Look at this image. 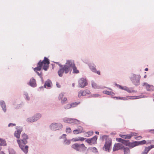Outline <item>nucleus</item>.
<instances>
[{
  "label": "nucleus",
  "instance_id": "f257e3e1",
  "mask_svg": "<svg viewBox=\"0 0 154 154\" xmlns=\"http://www.w3.org/2000/svg\"><path fill=\"white\" fill-rule=\"evenodd\" d=\"M50 61L49 59L46 57H45L43 61L40 60L37 64L36 67L34 68V71L38 75H40V74L38 71H39L43 67V69L45 71H47L49 67Z\"/></svg>",
  "mask_w": 154,
  "mask_h": 154
},
{
  "label": "nucleus",
  "instance_id": "f03ea898",
  "mask_svg": "<svg viewBox=\"0 0 154 154\" xmlns=\"http://www.w3.org/2000/svg\"><path fill=\"white\" fill-rule=\"evenodd\" d=\"M71 63H72V60H67L65 64L64 65H59V66L60 68L58 72L59 76L62 77L64 72L66 74H67L69 72H71L72 71L71 66Z\"/></svg>",
  "mask_w": 154,
  "mask_h": 154
},
{
  "label": "nucleus",
  "instance_id": "7ed1b4c3",
  "mask_svg": "<svg viewBox=\"0 0 154 154\" xmlns=\"http://www.w3.org/2000/svg\"><path fill=\"white\" fill-rule=\"evenodd\" d=\"M21 137V140H17V142L21 149L25 153H26L28 152V146H24V145L27 143L26 140L28 139V136L26 134H24L22 135Z\"/></svg>",
  "mask_w": 154,
  "mask_h": 154
},
{
  "label": "nucleus",
  "instance_id": "20e7f679",
  "mask_svg": "<svg viewBox=\"0 0 154 154\" xmlns=\"http://www.w3.org/2000/svg\"><path fill=\"white\" fill-rule=\"evenodd\" d=\"M103 137L106 138V140L103 149L104 148L106 151H109L112 144V140L110 138L107 137L106 136H104Z\"/></svg>",
  "mask_w": 154,
  "mask_h": 154
},
{
  "label": "nucleus",
  "instance_id": "39448f33",
  "mask_svg": "<svg viewBox=\"0 0 154 154\" xmlns=\"http://www.w3.org/2000/svg\"><path fill=\"white\" fill-rule=\"evenodd\" d=\"M72 147L77 151H80L82 149L86 148L85 145L83 143L82 144L75 143L72 145Z\"/></svg>",
  "mask_w": 154,
  "mask_h": 154
},
{
  "label": "nucleus",
  "instance_id": "423d86ee",
  "mask_svg": "<svg viewBox=\"0 0 154 154\" xmlns=\"http://www.w3.org/2000/svg\"><path fill=\"white\" fill-rule=\"evenodd\" d=\"M50 128L52 130L56 131L60 130L63 128V125L60 123H53L50 126Z\"/></svg>",
  "mask_w": 154,
  "mask_h": 154
},
{
  "label": "nucleus",
  "instance_id": "0eeeda50",
  "mask_svg": "<svg viewBox=\"0 0 154 154\" xmlns=\"http://www.w3.org/2000/svg\"><path fill=\"white\" fill-rule=\"evenodd\" d=\"M64 122L69 123L78 124L79 122L77 119L69 118H65L63 119Z\"/></svg>",
  "mask_w": 154,
  "mask_h": 154
},
{
  "label": "nucleus",
  "instance_id": "6e6552de",
  "mask_svg": "<svg viewBox=\"0 0 154 154\" xmlns=\"http://www.w3.org/2000/svg\"><path fill=\"white\" fill-rule=\"evenodd\" d=\"M97 136H95L91 139H88L86 140V141L89 144L91 145L96 144L97 143Z\"/></svg>",
  "mask_w": 154,
  "mask_h": 154
},
{
  "label": "nucleus",
  "instance_id": "1a4fd4ad",
  "mask_svg": "<svg viewBox=\"0 0 154 154\" xmlns=\"http://www.w3.org/2000/svg\"><path fill=\"white\" fill-rule=\"evenodd\" d=\"M90 94V91L88 89L81 90L78 92V96L80 97L82 96H85Z\"/></svg>",
  "mask_w": 154,
  "mask_h": 154
},
{
  "label": "nucleus",
  "instance_id": "9d476101",
  "mask_svg": "<svg viewBox=\"0 0 154 154\" xmlns=\"http://www.w3.org/2000/svg\"><path fill=\"white\" fill-rule=\"evenodd\" d=\"M85 131L83 127L81 126H79L77 129L73 131V133L74 134H77L84 132Z\"/></svg>",
  "mask_w": 154,
  "mask_h": 154
},
{
  "label": "nucleus",
  "instance_id": "9b49d317",
  "mask_svg": "<svg viewBox=\"0 0 154 154\" xmlns=\"http://www.w3.org/2000/svg\"><path fill=\"white\" fill-rule=\"evenodd\" d=\"M124 146L122 143H117L115 144L113 147V150L114 151H116L119 149H123L124 148Z\"/></svg>",
  "mask_w": 154,
  "mask_h": 154
},
{
  "label": "nucleus",
  "instance_id": "f8f14e48",
  "mask_svg": "<svg viewBox=\"0 0 154 154\" xmlns=\"http://www.w3.org/2000/svg\"><path fill=\"white\" fill-rule=\"evenodd\" d=\"M79 83L81 87H83L87 85L86 79L82 78L79 81Z\"/></svg>",
  "mask_w": 154,
  "mask_h": 154
},
{
  "label": "nucleus",
  "instance_id": "ddd939ff",
  "mask_svg": "<svg viewBox=\"0 0 154 154\" xmlns=\"http://www.w3.org/2000/svg\"><path fill=\"white\" fill-rule=\"evenodd\" d=\"M141 98L140 96H127L126 97H122V100H128L129 99H137Z\"/></svg>",
  "mask_w": 154,
  "mask_h": 154
},
{
  "label": "nucleus",
  "instance_id": "4468645a",
  "mask_svg": "<svg viewBox=\"0 0 154 154\" xmlns=\"http://www.w3.org/2000/svg\"><path fill=\"white\" fill-rule=\"evenodd\" d=\"M71 67L72 69L73 72L75 73H78L79 72L78 70L77 69L74 62L73 60H72V63H71Z\"/></svg>",
  "mask_w": 154,
  "mask_h": 154
},
{
  "label": "nucleus",
  "instance_id": "2eb2a0df",
  "mask_svg": "<svg viewBox=\"0 0 154 154\" xmlns=\"http://www.w3.org/2000/svg\"><path fill=\"white\" fill-rule=\"evenodd\" d=\"M143 86H145L148 91H152L154 90V87L152 85H149L147 83H144Z\"/></svg>",
  "mask_w": 154,
  "mask_h": 154
},
{
  "label": "nucleus",
  "instance_id": "dca6fc26",
  "mask_svg": "<svg viewBox=\"0 0 154 154\" xmlns=\"http://www.w3.org/2000/svg\"><path fill=\"white\" fill-rule=\"evenodd\" d=\"M85 139V138L82 137H78L73 138L71 140L74 142L77 141L79 140L82 141H83Z\"/></svg>",
  "mask_w": 154,
  "mask_h": 154
},
{
  "label": "nucleus",
  "instance_id": "f3484780",
  "mask_svg": "<svg viewBox=\"0 0 154 154\" xmlns=\"http://www.w3.org/2000/svg\"><path fill=\"white\" fill-rule=\"evenodd\" d=\"M29 84L32 87H34L36 86V83L35 80L33 78L31 79L30 80Z\"/></svg>",
  "mask_w": 154,
  "mask_h": 154
},
{
  "label": "nucleus",
  "instance_id": "a211bd4d",
  "mask_svg": "<svg viewBox=\"0 0 154 154\" xmlns=\"http://www.w3.org/2000/svg\"><path fill=\"white\" fill-rule=\"evenodd\" d=\"M21 132V130L20 129L17 130L14 133V136L17 138H19L20 137V134Z\"/></svg>",
  "mask_w": 154,
  "mask_h": 154
},
{
  "label": "nucleus",
  "instance_id": "6ab92c4d",
  "mask_svg": "<svg viewBox=\"0 0 154 154\" xmlns=\"http://www.w3.org/2000/svg\"><path fill=\"white\" fill-rule=\"evenodd\" d=\"M0 105L2 107L3 110L4 112H5L6 111V106L5 102L3 101H2L0 102Z\"/></svg>",
  "mask_w": 154,
  "mask_h": 154
},
{
  "label": "nucleus",
  "instance_id": "aec40b11",
  "mask_svg": "<svg viewBox=\"0 0 154 154\" xmlns=\"http://www.w3.org/2000/svg\"><path fill=\"white\" fill-rule=\"evenodd\" d=\"M37 119H35L34 116L32 117L29 118L27 119V121L29 122H34L37 120Z\"/></svg>",
  "mask_w": 154,
  "mask_h": 154
},
{
  "label": "nucleus",
  "instance_id": "412c9836",
  "mask_svg": "<svg viewBox=\"0 0 154 154\" xmlns=\"http://www.w3.org/2000/svg\"><path fill=\"white\" fill-rule=\"evenodd\" d=\"M138 143L137 142L135 141L133 143H130L128 146L131 148H133L136 146L138 145Z\"/></svg>",
  "mask_w": 154,
  "mask_h": 154
},
{
  "label": "nucleus",
  "instance_id": "4be33fe9",
  "mask_svg": "<svg viewBox=\"0 0 154 154\" xmlns=\"http://www.w3.org/2000/svg\"><path fill=\"white\" fill-rule=\"evenodd\" d=\"M51 84H52V82L51 81L49 80H48L45 82L44 85V87L45 88H47V87H50Z\"/></svg>",
  "mask_w": 154,
  "mask_h": 154
},
{
  "label": "nucleus",
  "instance_id": "5701e85b",
  "mask_svg": "<svg viewBox=\"0 0 154 154\" xmlns=\"http://www.w3.org/2000/svg\"><path fill=\"white\" fill-rule=\"evenodd\" d=\"M125 90L127 91L128 92L131 93L133 92H136L137 91L134 90H133V89L131 88H129L127 87H125Z\"/></svg>",
  "mask_w": 154,
  "mask_h": 154
},
{
  "label": "nucleus",
  "instance_id": "b1692460",
  "mask_svg": "<svg viewBox=\"0 0 154 154\" xmlns=\"http://www.w3.org/2000/svg\"><path fill=\"white\" fill-rule=\"evenodd\" d=\"M103 93L109 95L114 96L115 95L114 93L112 91H103Z\"/></svg>",
  "mask_w": 154,
  "mask_h": 154
},
{
  "label": "nucleus",
  "instance_id": "393cba45",
  "mask_svg": "<svg viewBox=\"0 0 154 154\" xmlns=\"http://www.w3.org/2000/svg\"><path fill=\"white\" fill-rule=\"evenodd\" d=\"M6 145L5 140L0 138V146H5Z\"/></svg>",
  "mask_w": 154,
  "mask_h": 154
},
{
  "label": "nucleus",
  "instance_id": "a878e982",
  "mask_svg": "<svg viewBox=\"0 0 154 154\" xmlns=\"http://www.w3.org/2000/svg\"><path fill=\"white\" fill-rule=\"evenodd\" d=\"M93 134V132L92 131H89L85 133L86 136L88 137L92 136Z\"/></svg>",
  "mask_w": 154,
  "mask_h": 154
},
{
  "label": "nucleus",
  "instance_id": "bb28decb",
  "mask_svg": "<svg viewBox=\"0 0 154 154\" xmlns=\"http://www.w3.org/2000/svg\"><path fill=\"white\" fill-rule=\"evenodd\" d=\"M149 150L147 147H145L144 150L142 152L141 154H147Z\"/></svg>",
  "mask_w": 154,
  "mask_h": 154
},
{
  "label": "nucleus",
  "instance_id": "cd10ccee",
  "mask_svg": "<svg viewBox=\"0 0 154 154\" xmlns=\"http://www.w3.org/2000/svg\"><path fill=\"white\" fill-rule=\"evenodd\" d=\"M116 140L117 141H118V142L121 143H122V144L125 143L126 142L125 140H123L121 138H116Z\"/></svg>",
  "mask_w": 154,
  "mask_h": 154
},
{
  "label": "nucleus",
  "instance_id": "c85d7f7f",
  "mask_svg": "<svg viewBox=\"0 0 154 154\" xmlns=\"http://www.w3.org/2000/svg\"><path fill=\"white\" fill-rule=\"evenodd\" d=\"M80 102H75L72 103H71L72 107H74L76 106L77 105L80 104Z\"/></svg>",
  "mask_w": 154,
  "mask_h": 154
},
{
  "label": "nucleus",
  "instance_id": "c756f323",
  "mask_svg": "<svg viewBox=\"0 0 154 154\" xmlns=\"http://www.w3.org/2000/svg\"><path fill=\"white\" fill-rule=\"evenodd\" d=\"M124 150V154H128L130 152V150L128 148H124L123 149Z\"/></svg>",
  "mask_w": 154,
  "mask_h": 154
},
{
  "label": "nucleus",
  "instance_id": "7c9ffc66",
  "mask_svg": "<svg viewBox=\"0 0 154 154\" xmlns=\"http://www.w3.org/2000/svg\"><path fill=\"white\" fill-rule=\"evenodd\" d=\"M138 143V145H143L144 144H145L146 143V141L145 140H143L141 141H140L139 142H137Z\"/></svg>",
  "mask_w": 154,
  "mask_h": 154
},
{
  "label": "nucleus",
  "instance_id": "2f4dec72",
  "mask_svg": "<svg viewBox=\"0 0 154 154\" xmlns=\"http://www.w3.org/2000/svg\"><path fill=\"white\" fill-rule=\"evenodd\" d=\"M35 119L37 118V120L39 119L41 117V115L40 114H37L34 116Z\"/></svg>",
  "mask_w": 154,
  "mask_h": 154
},
{
  "label": "nucleus",
  "instance_id": "473e14b6",
  "mask_svg": "<svg viewBox=\"0 0 154 154\" xmlns=\"http://www.w3.org/2000/svg\"><path fill=\"white\" fill-rule=\"evenodd\" d=\"M71 104H66L65 106V108L66 109H68L71 108Z\"/></svg>",
  "mask_w": 154,
  "mask_h": 154
},
{
  "label": "nucleus",
  "instance_id": "72a5a7b5",
  "mask_svg": "<svg viewBox=\"0 0 154 154\" xmlns=\"http://www.w3.org/2000/svg\"><path fill=\"white\" fill-rule=\"evenodd\" d=\"M66 132L67 133H71L72 131V130L70 128H67L66 130Z\"/></svg>",
  "mask_w": 154,
  "mask_h": 154
},
{
  "label": "nucleus",
  "instance_id": "f704fd0d",
  "mask_svg": "<svg viewBox=\"0 0 154 154\" xmlns=\"http://www.w3.org/2000/svg\"><path fill=\"white\" fill-rule=\"evenodd\" d=\"M92 87L94 88H97V84L94 82H92Z\"/></svg>",
  "mask_w": 154,
  "mask_h": 154
},
{
  "label": "nucleus",
  "instance_id": "c9c22d12",
  "mask_svg": "<svg viewBox=\"0 0 154 154\" xmlns=\"http://www.w3.org/2000/svg\"><path fill=\"white\" fill-rule=\"evenodd\" d=\"M90 68L91 70L94 72H96V69L93 66H90Z\"/></svg>",
  "mask_w": 154,
  "mask_h": 154
},
{
  "label": "nucleus",
  "instance_id": "e433bc0d",
  "mask_svg": "<svg viewBox=\"0 0 154 154\" xmlns=\"http://www.w3.org/2000/svg\"><path fill=\"white\" fill-rule=\"evenodd\" d=\"M64 94L63 93H62L60 94L59 96V100H62L63 98Z\"/></svg>",
  "mask_w": 154,
  "mask_h": 154
},
{
  "label": "nucleus",
  "instance_id": "4c0bfd02",
  "mask_svg": "<svg viewBox=\"0 0 154 154\" xmlns=\"http://www.w3.org/2000/svg\"><path fill=\"white\" fill-rule=\"evenodd\" d=\"M61 100V103H64L67 100V98L64 97H63V98Z\"/></svg>",
  "mask_w": 154,
  "mask_h": 154
},
{
  "label": "nucleus",
  "instance_id": "58836bf2",
  "mask_svg": "<svg viewBox=\"0 0 154 154\" xmlns=\"http://www.w3.org/2000/svg\"><path fill=\"white\" fill-rule=\"evenodd\" d=\"M100 96V95L99 94H93L91 95V97H98Z\"/></svg>",
  "mask_w": 154,
  "mask_h": 154
},
{
  "label": "nucleus",
  "instance_id": "ea45409f",
  "mask_svg": "<svg viewBox=\"0 0 154 154\" xmlns=\"http://www.w3.org/2000/svg\"><path fill=\"white\" fill-rule=\"evenodd\" d=\"M125 139H129L131 137L130 134H129L125 135Z\"/></svg>",
  "mask_w": 154,
  "mask_h": 154
},
{
  "label": "nucleus",
  "instance_id": "a19ab883",
  "mask_svg": "<svg viewBox=\"0 0 154 154\" xmlns=\"http://www.w3.org/2000/svg\"><path fill=\"white\" fill-rule=\"evenodd\" d=\"M137 133H135V132H131V133H130V134L131 136V137L133 136H137Z\"/></svg>",
  "mask_w": 154,
  "mask_h": 154
},
{
  "label": "nucleus",
  "instance_id": "79ce46f5",
  "mask_svg": "<svg viewBox=\"0 0 154 154\" xmlns=\"http://www.w3.org/2000/svg\"><path fill=\"white\" fill-rule=\"evenodd\" d=\"M150 150L151 149L154 148V145H152L147 147Z\"/></svg>",
  "mask_w": 154,
  "mask_h": 154
},
{
  "label": "nucleus",
  "instance_id": "37998d69",
  "mask_svg": "<svg viewBox=\"0 0 154 154\" xmlns=\"http://www.w3.org/2000/svg\"><path fill=\"white\" fill-rule=\"evenodd\" d=\"M65 143L67 145H69L70 143V141L69 140H66L65 141Z\"/></svg>",
  "mask_w": 154,
  "mask_h": 154
},
{
  "label": "nucleus",
  "instance_id": "c03bdc74",
  "mask_svg": "<svg viewBox=\"0 0 154 154\" xmlns=\"http://www.w3.org/2000/svg\"><path fill=\"white\" fill-rule=\"evenodd\" d=\"M125 86L122 87L120 85H118V87L119 88H120L122 90H124L125 89Z\"/></svg>",
  "mask_w": 154,
  "mask_h": 154
},
{
  "label": "nucleus",
  "instance_id": "a18cd8bd",
  "mask_svg": "<svg viewBox=\"0 0 154 154\" xmlns=\"http://www.w3.org/2000/svg\"><path fill=\"white\" fill-rule=\"evenodd\" d=\"M142 137L141 136H138L134 137V138L136 140H140L142 138Z\"/></svg>",
  "mask_w": 154,
  "mask_h": 154
},
{
  "label": "nucleus",
  "instance_id": "49530a36",
  "mask_svg": "<svg viewBox=\"0 0 154 154\" xmlns=\"http://www.w3.org/2000/svg\"><path fill=\"white\" fill-rule=\"evenodd\" d=\"M114 98H116V99H119V100H122V97H112Z\"/></svg>",
  "mask_w": 154,
  "mask_h": 154
},
{
  "label": "nucleus",
  "instance_id": "de8ad7c7",
  "mask_svg": "<svg viewBox=\"0 0 154 154\" xmlns=\"http://www.w3.org/2000/svg\"><path fill=\"white\" fill-rule=\"evenodd\" d=\"M92 151L95 152H97V149L95 147H93L92 148Z\"/></svg>",
  "mask_w": 154,
  "mask_h": 154
},
{
  "label": "nucleus",
  "instance_id": "09e8293b",
  "mask_svg": "<svg viewBox=\"0 0 154 154\" xmlns=\"http://www.w3.org/2000/svg\"><path fill=\"white\" fill-rule=\"evenodd\" d=\"M120 136V137H121L123 138H125V135H123V134H120L119 135Z\"/></svg>",
  "mask_w": 154,
  "mask_h": 154
},
{
  "label": "nucleus",
  "instance_id": "8fccbe9b",
  "mask_svg": "<svg viewBox=\"0 0 154 154\" xmlns=\"http://www.w3.org/2000/svg\"><path fill=\"white\" fill-rule=\"evenodd\" d=\"M25 95L26 96V99L28 100H29V97L28 94H25Z\"/></svg>",
  "mask_w": 154,
  "mask_h": 154
},
{
  "label": "nucleus",
  "instance_id": "3c124183",
  "mask_svg": "<svg viewBox=\"0 0 154 154\" xmlns=\"http://www.w3.org/2000/svg\"><path fill=\"white\" fill-rule=\"evenodd\" d=\"M57 86L58 88H60L61 87L60 85L57 82Z\"/></svg>",
  "mask_w": 154,
  "mask_h": 154
},
{
  "label": "nucleus",
  "instance_id": "603ef678",
  "mask_svg": "<svg viewBox=\"0 0 154 154\" xmlns=\"http://www.w3.org/2000/svg\"><path fill=\"white\" fill-rule=\"evenodd\" d=\"M11 125H12L13 126H15L16 125L15 124L10 123L9 124L8 126V127H10Z\"/></svg>",
  "mask_w": 154,
  "mask_h": 154
},
{
  "label": "nucleus",
  "instance_id": "864d4df0",
  "mask_svg": "<svg viewBox=\"0 0 154 154\" xmlns=\"http://www.w3.org/2000/svg\"><path fill=\"white\" fill-rule=\"evenodd\" d=\"M95 73H97V74H98V75H100V71H97L96 70V72Z\"/></svg>",
  "mask_w": 154,
  "mask_h": 154
},
{
  "label": "nucleus",
  "instance_id": "5fc2aeb1",
  "mask_svg": "<svg viewBox=\"0 0 154 154\" xmlns=\"http://www.w3.org/2000/svg\"><path fill=\"white\" fill-rule=\"evenodd\" d=\"M152 141H153V140H150V141H149V142L148 143L149 144H151L152 143Z\"/></svg>",
  "mask_w": 154,
  "mask_h": 154
},
{
  "label": "nucleus",
  "instance_id": "6e6d98bb",
  "mask_svg": "<svg viewBox=\"0 0 154 154\" xmlns=\"http://www.w3.org/2000/svg\"><path fill=\"white\" fill-rule=\"evenodd\" d=\"M151 131H152L151 133L153 134H154V129L151 130Z\"/></svg>",
  "mask_w": 154,
  "mask_h": 154
},
{
  "label": "nucleus",
  "instance_id": "4d7b16f0",
  "mask_svg": "<svg viewBox=\"0 0 154 154\" xmlns=\"http://www.w3.org/2000/svg\"><path fill=\"white\" fill-rule=\"evenodd\" d=\"M96 134H99V132L98 131H96L95 132Z\"/></svg>",
  "mask_w": 154,
  "mask_h": 154
},
{
  "label": "nucleus",
  "instance_id": "13d9d810",
  "mask_svg": "<svg viewBox=\"0 0 154 154\" xmlns=\"http://www.w3.org/2000/svg\"><path fill=\"white\" fill-rule=\"evenodd\" d=\"M0 154H5L3 152H0Z\"/></svg>",
  "mask_w": 154,
  "mask_h": 154
},
{
  "label": "nucleus",
  "instance_id": "bf43d9fd",
  "mask_svg": "<svg viewBox=\"0 0 154 154\" xmlns=\"http://www.w3.org/2000/svg\"><path fill=\"white\" fill-rule=\"evenodd\" d=\"M148 68H145V70L146 71H148Z\"/></svg>",
  "mask_w": 154,
  "mask_h": 154
},
{
  "label": "nucleus",
  "instance_id": "052dcab7",
  "mask_svg": "<svg viewBox=\"0 0 154 154\" xmlns=\"http://www.w3.org/2000/svg\"><path fill=\"white\" fill-rule=\"evenodd\" d=\"M146 75H145L144 76V78H146Z\"/></svg>",
  "mask_w": 154,
  "mask_h": 154
},
{
  "label": "nucleus",
  "instance_id": "680f3d73",
  "mask_svg": "<svg viewBox=\"0 0 154 154\" xmlns=\"http://www.w3.org/2000/svg\"><path fill=\"white\" fill-rule=\"evenodd\" d=\"M56 63H57V64H58L59 65L60 64L58 62H56Z\"/></svg>",
  "mask_w": 154,
  "mask_h": 154
},
{
  "label": "nucleus",
  "instance_id": "e2e57ef3",
  "mask_svg": "<svg viewBox=\"0 0 154 154\" xmlns=\"http://www.w3.org/2000/svg\"><path fill=\"white\" fill-rule=\"evenodd\" d=\"M63 135H66V134H64Z\"/></svg>",
  "mask_w": 154,
  "mask_h": 154
},
{
  "label": "nucleus",
  "instance_id": "0e129e2a",
  "mask_svg": "<svg viewBox=\"0 0 154 154\" xmlns=\"http://www.w3.org/2000/svg\"><path fill=\"white\" fill-rule=\"evenodd\" d=\"M153 95L154 96V94H153Z\"/></svg>",
  "mask_w": 154,
  "mask_h": 154
},
{
  "label": "nucleus",
  "instance_id": "69168bd1",
  "mask_svg": "<svg viewBox=\"0 0 154 154\" xmlns=\"http://www.w3.org/2000/svg\"><path fill=\"white\" fill-rule=\"evenodd\" d=\"M153 154H154V153H153Z\"/></svg>",
  "mask_w": 154,
  "mask_h": 154
}]
</instances>
